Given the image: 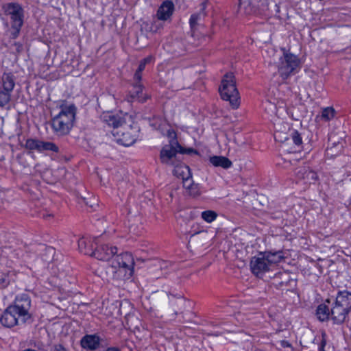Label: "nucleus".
Returning a JSON list of instances; mask_svg holds the SVG:
<instances>
[{
    "label": "nucleus",
    "mask_w": 351,
    "mask_h": 351,
    "mask_svg": "<svg viewBox=\"0 0 351 351\" xmlns=\"http://www.w3.org/2000/svg\"><path fill=\"white\" fill-rule=\"evenodd\" d=\"M150 125L170 138L169 143L165 145L160 153V160L163 165L173 167L176 164H178V162L180 160L178 156V153L189 154L193 152V149H184L182 147L176 139L175 131L165 120L156 118L151 122Z\"/></svg>",
    "instance_id": "f257e3e1"
},
{
    "label": "nucleus",
    "mask_w": 351,
    "mask_h": 351,
    "mask_svg": "<svg viewBox=\"0 0 351 351\" xmlns=\"http://www.w3.org/2000/svg\"><path fill=\"white\" fill-rule=\"evenodd\" d=\"M134 261L129 252L117 255L110 265L97 270L98 275L104 280H125L130 278L134 272Z\"/></svg>",
    "instance_id": "f03ea898"
},
{
    "label": "nucleus",
    "mask_w": 351,
    "mask_h": 351,
    "mask_svg": "<svg viewBox=\"0 0 351 351\" xmlns=\"http://www.w3.org/2000/svg\"><path fill=\"white\" fill-rule=\"evenodd\" d=\"M101 119L113 128L112 134L117 143L124 146H130L135 142L137 130L130 124H127L125 117L114 114L111 112H105L101 115Z\"/></svg>",
    "instance_id": "7ed1b4c3"
},
{
    "label": "nucleus",
    "mask_w": 351,
    "mask_h": 351,
    "mask_svg": "<svg viewBox=\"0 0 351 351\" xmlns=\"http://www.w3.org/2000/svg\"><path fill=\"white\" fill-rule=\"evenodd\" d=\"M76 108L73 104H62L60 112L51 121L54 132L60 136L67 134L73 125Z\"/></svg>",
    "instance_id": "20e7f679"
},
{
    "label": "nucleus",
    "mask_w": 351,
    "mask_h": 351,
    "mask_svg": "<svg viewBox=\"0 0 351 351\" xmlns=\"http://www.w3.org/2000/svg\"><path fill=\"white\" fill-rule=\"evenodd\" d=\"M2 10L4 14L9 19L10 27L8 29V32L11 37L14 39L19 35L24 23V9L17 2H9L3 4Z\"/></svg>",
    "instance_id": "39448f33"
},
{
    "label": "nucleus",
    "mask_w": 351,
    "mask_h": 351,
    "mask_svg": "<svg viewBox=\"0 0 351 351\" xmlns=\"http://www.w3.org/2000/svg\"><path fill=\"white\" fill-rule=\"evenodd\" d=\"M282 258H284V255L281 251L260 253L257 256H254L252 258L250 268L254 274L256 276H261L269 271L273 266L279 263Z\"/></svg>",
    "instance_id": "423d86ee"
},
{
    "label": "nucleus",
    "mask_w": 351,
    "mask_h": 351,
    "mask_svg": "<svg viewBox=\"0 0 351 351\" xmlns=\"http://www.w3.org/2000/svg\"><path fill=\"white\" fill-rule=\"evenodd\" d=\"M350 310L351 293L348 291L339 292L330 308V317L336 324L343 323Z\"/></svg>",
    "instance_id": "0eeeda50"
},
{
    "label": "nucleus",
    "mask_w": 351,
    "mask_h": 351,
    "mask_svg": "<svg viewBox=\"0 0 351 351\" xmlns=\"http://www.w3.org/2000/svg\"><path fill=\"white\" fill-rule=\"evenodd\" d=\"M221 98L228 101L233 109H237L240 106V97L236 87L235 79L233 73L226 74L221 81L219 88Z\"/></svg>",
    "instance_id": "6e6552de"
},
{
    "label": "nucleus",
    "mask_w": 351,
    "mask_h": 351,
    "mask_svg": "<svg viewBox=\"0 0 351 351\" xmlns=\"http://www.w3.org/2000/svg\"><path fill=\"white\" fill-rule=\"evenodd\" d=\"M300 64V60L296 56L291 53H284L278 66V72L280 76L287 79L290 75H294L298 72Z\"/></svg>",
    "instance_id": "1a4fd4ad"
},
{
    "label": "nucleus",
    "mask_w": 351,
    "mask_h": 351,
    "mask_svg": "<svg viewBox=\"0 0 351 351\" xmlns=\"http://www.w3.org/2000/svg\"><path fill=\"white\" fill-rule=\"evenodd\" d=\"M10 306L18 307V309H16V314L14 317L18 318L19 324L25 323L31 318V314L29 313L31 300L29 297L27 295L23 294L18 296L16 298L14 304L10 305Z\"/></svg>",
    "instance_id": "9d476101"
},
{
    "label": "nucleus",
    "mask_w": 351,
    "mask_h": 351,
    "mask_svg": "<svg viewBox=\"0 0 351 351\" xmlns=\"http://www.w3.org/2000/svg\"><path fill=\"white\" fill-rule=\"evenodd\" d=\"M248 2L249 6L256 14L267 15V12L270 10L269 7L270 3H272L271 12H279V7L272 0H248Z\"/></svg>",
    "instance_id": "9b49d317"
},
{
    "label": "nucleus",
    "mask_w": 351,
    "mask_h": 351,
    "mask_svg": "<svg viewBox=\"0 0 351 351\" xmlns=\"http://www.w3.org/2000/svg\"><path fill=\"white\" fill-rule=\"evenodd\" d=\"M25 147L29 150H37L42 152L44 150H51L55 152H58V146L51 142H44L36 139H27L25 142Z\"/></svg>",
    "instance_id": "f8f14e48"
},
{
    "label": "nucleus",
    "mask_w": 351,
    "mask_h": 351,
    "mask_svg": "<svg viewBox=\"0 0 351 351\" xmlns=\"http://www.w3.org/2000/svg\"><path fill=\"white\" fill-rule=\"evenodd\" d=\"M18 307L9 306L0 317L1 324L7 328H12L15 326L20 325L18 318L14 316L16 314Z\"/></svg>",
    "instance_id": "ddd939ff"
},
{
    "label": "nucleus",
    "mask_w": 351,
    "mask_h": 351,
    "mask_svg": "<svg viewBox=\"0 0 351 351\" xmlns=\"http://www.w3.org/2000/svg\"><path fill=\"white\" fill-rule=\"evenodd\" d=\"M117 253L115 246H110L107 244L99 245L94 251L93 256L101 261H108Z\"/></svg>",
    "instance_id": "4468645a"
},
{
    "label": "nucleus",
    "mask_w": 351,
    "mask_h": 351,
    "mask_svg": "<svg viewBox=\"0 0 351 351\" xmlns=\"http://www.w3.org/2000/svg\"><path fill=\"white\" fill-rule=\"evenodd\" d=\"M330 145L326 149V156L330 158H333L336 156L340 154L343 149V141H341L336 142V136L335 134H330L329 136Z\"/></svg>",
    "instance_id": "2eb2a0df"
},
{
    "label": "nucleus",
    "mask_w": 351,
    "mask_h": 351,
    "mask_svg": "<svg viewBox=\"0 0 351 351\" xmlns=\"http://www.w3.org/2000/svg\"><path fill=\"white\" fill-rule=\"evenodd\" d=\"M295 176L300 180H303L305 183H314L317 178L316 172L311 169L308 167L302 166L296 169Z\"/></svg>",
    "instance_id": "dca6fc26"
},
{
    "label": "nucleus",
    "mask_w": 351,
    "mask_h": 351,
    "mask_svg": "<svg viewBox=\"0 0 351 351\" xmlns=\"http://www.w3.org/2000/svg\"><path fill=\"white\" fill-rule=\"evenodd\" d=\"M174 11V4L171 1L167 0L162 2L158 8L156 16L159 20H168Z\"/></svg>",
    "instance_id": "f3484780"
},
{
    "label": "nucleus",
    "mask_w": 351,
    "mask_h": 351,
    "mask_svg": "<svg viewBox=\"0 0 351 351\" xmlns=\"http://www.w3.org/2000/svg\"><path fill=\"white\" fill-rule=\"evenodd\" d=\"M207 240V234L204 232H199L191 236L189 240V246L193 249H197L204 245Z\"/></svg>",
    "instance_id": "a211bd4d"
},
{
    "label": "nucleus",
    "mask_w": 351,
    "mask_h": 351,
    "mask_svg": "<svg viewBox=\"0 0 351 351\" xmlns=\"http://www.w3.org/2000/svg\"><path fill=\"white\" fill-rule=\"evenodd\" d=\"M265 111L270 116L280 117L285 112V108L280 106L277 108L276 105L270 101H266L263 104Z\"/></svg>",
    "instance_id": "6ab92c4d"
},
{
    "label": "nucleus",
    "mask_w": 351,
    "mask_h": 351,
    "mask_svg": "<svg viewBox=\"0 0 351 351\" xmlns=\"http://www.w3.org/2000/svg\"><path fill=\"white\" fill-rule=\"evenodd\" d=\"M178 163L173 166V174L178 178H182V180L191 177V173L189 167L182 162L181 160Z\"/></svg>",
    "instance_id": "aec40b11"
},
{
    "label": "nucleus",
    "mask_w": 351,
    "mask_h": 351,
    "mask_svg": "<svg viewBox=\"0 0 351 351\" xmlns=\"http://www.w3.org/2000/svg\"><path fill=\"white\" fill-rule=\"evenodd\" d=\"M99 339L96 335H86L81 340V345L84 348L95 350L99 346Z\"/></svg>",
    "instance_id": "412c9836"
},
{
    "label": "nucleus",
    "mask_w": 351,
    "mask_h": 351,
    "mask_svg": "<svg viewBox=\"0 0 351 351\" xmlns=\"http://www.w3.org/2000/svg\"><path fill=\"white\" fill-rule=\"evenodd\" d=\"M210 163L215 167H221L223 169H228L232 165V162L225 156H215L210 158Z\"/></svg>",
    "instance_id": "4be33fe9"
},
{
    "label": "nucleus",
    "mask_w": 351,
    "mask_h": 351,
    "mask_svg": "<svg viewBox=\"0 0 351 351\" xmlns=\"http://www.w3.org/2000/svg\"><path fill=\"white\" fill-rule=\"evenodd\" d=\"M134 90L131 94L132 98H136L141 102H145L149 98L148 95L143 93V86L140 83H136L134 86Z\"/></svg>",
    "instance_id": "5701e85b"
},
{
    "label": "nucleus",
    "mask_w": 351,
    "mask_h": 351,
    "mask_svg": "<svg viewBox=\"0 0 351 351\" xmlns=\"http://www.w3.org/2000/svg\"><path fill=\"white\" fill-rule=\"evenodd\" d=\"M78 247L80 251L84 254L93 256L94 251L90 241L85 239H80L78 241Z\"/></svg>",
    "instance_id": "b1692460"
},
{
    "label": "nucleus",
    "mask_w": 351,
    "mask_h": 351,
    "mask_svg": "<svg viewBox=\"0 0 351 351\" xmlns=\"http://www.w3.org/2000/svg\"><path fill=\"white\" fill-rule=\"evenodd\" d=\"M183 186L187 189L191 195L195 196L199 194L197 185L193 183L191 176L184 178Z\"/></svg>",
    "instance_id": "393cba45"
},
{
    "label": "nucleus",
    "mask_w": 351,
    "mask_h": 351,
    "mask_svg": "<svg viewBox=\"0 0 351 351\" xmlns=\"http://www.w3.org/2000/svg\"><path fill=\"white\" fill-rule=\"evenodd\" d=\"M2 82L3 90L11 93L15 84L13 75L10 73L4 74L2 77Z\"/></svg>",
    "instance_id": "a878e982"
},
{
    "label": "nucleus",
    "mask_w": 351,
    "mask_h": 351,
    "mask_svg": "<svg viewBox=\"0 0 351 351\" xmlns=\"http://www.w3.org/2000/svg\"><path fill=\"white\" fill-rule=\"evenodd\" d=\"M317 315L319 320L325 321L330 317V311L326 304H320L317 308Z\"/></svg>",
    "instance_id": "bb28decb"
},
{
    "label": "nucleus",
    "mask_w": 351,
    "mask_h": 351,
    "mask_svg": "<svg viewBox=\"0 0 351 351\" xmlns=\"http://www.w3.org/2000/svg\"><path fill=\"white\" fill-rule=\"evenodd\" d=\"M217 215L215 211L211 210L203 211L201 214L202 219L207 223H211L215 221Z\"/></svg>",
    "instance_id": "cd10ccee"
},
{
    "label": "nucleus",
    "mask_w": 351,
    "mask_h": 351,
    "mask_svg": "<svg viewBox=\"0 0 351 351\" xmlns=\"http://www.w3.org/2000/svg\"><path fill=\"white\" fill-rule=\"evenodd\" d=\"M335 116V110L333 108L328 107L324 108L322 112V119L325 121L332 119Z\"/></svg>",
    "instance_id": "c85d7f7f"
},
{
    "label": "nucleus",
    "mask_w": 351,
    "mask_h": 351,
    "mask_svg": "<svg viewBox=\"0 0 351 351\" xmlns=\"http://www.w3.org/2000/svg\"><path fill=\"white\" fill-rule=\"evenodd\" d=\"M10 99V93L6 90L0 91V106H5Z\"/></svg>",
    "instance_id": "c756f323"
},
{
    "label": "nucleus",
    "mask_w": 351,
    "mask_h": 351,
    "mask_svg": "<svg viewBox=\"0 0 351 351\" xmlns=\"http://www.w3.org/2000/svg\"><path fill=\"white\" fill-rule=\"evenodd\" d=\"M291 138L295 145H300L302 144V138L297 131H293L291 133Z\"/></svg>",
    "instance_id": "7c9ffc66"
},
{
    "label": "nucleus",
    "mask_w": 351,
    "mask_h": 351,
    "mask_svg": "<svg viewBox=\"0 0 351 351\" xmlns=\"http://www.w3.org/2000/svg\"><path fill=\"white\" fill-rule=\"evenodd\" d=\"M45 251L46 252V254L48 256L47 258H45L46 261H49L51 259L55 253V249L52 247H45Z\"/></svg>",
    "instance_id": "2f4dec72"
},
{
    "label": "nucleus",
    "mask_w": 351,
    "mask_h": 351,
    "mask_svg": "<svg viewBox=\"0 0 351 351\" xmlns=\"http://www.w3.org/2000/svg\"><path fill=\"white\" fill-rule=\"evenodd\" d=\"M199 19V15L198 14H193L191 15L190 18V25L191 27H193L197 23V21Z\"/></svg>",
    "instance_id": "473e14b6"
},
{
    "label": "nucleus",
    "mask_w": 351,
    "mask_h": 351,
    "mask_svg": "<svg viewBox=\"0 0 351 351\" xmlns=\"http://www.w3.org/2000/svg\"><path fill=\"white\" fill-rule=\"evenodd\" d=\"M9 284V280L8 277L4 275L3 277L0 278V287H5Z\"/></svg>",
    "instance_id": "72a5a7b5"
},
{
    "label": "nucleus",
    "mask_w": 351,
    "mask_h": 351,
    "mask_svg": "<svg viewBox=\"0 0 351 351\" xmlns=\"http://www.w3.org/2000/svg\"><path fill=\"white\" fill-rule=\"evenodd\" d=\"M141 73H142V72H138V70H136V71L134 73V78L135 80L137 81V83H139L140 80H141V77H142Z\"/></svg>",
    "instance_id": "f704fd0d"
},
{
    "label": "nucleus",
    "mask_w": 351,
    "mask_h": 351,
    "mask_svg": "<svg viewBox=\"0 0 351 351\" xmlns=\"http://www.w3.org/2000/svg\"><path fill=\"white\" fill-rule=\"evenodd\" d=\"M326 339H324V336L323 335L322 336V341H321V344H320V346H319V351H324V346H326Z\"/></svg>",
    "instance_id": "c9c22d12"
},
{
    "label": "nucleus",
    "mask_w": 351,
    "mask_h": 351,
    "mask_svg": "<svg viewBox=\"0 0 351 351\" xmlns=\"http://www.w3.org/2000/svg\"><path fill=\"white\" fill-rule=\"evenodd\" d=\"M145 64L143 63L142 61L140 62V64L138 65V72H143V71L145 69Z\"/></svg>",
    "instance_id": "e433bc0d"
},
{
    "label": "nucleus",
    "mask_w": 351,
    "mask_h": 351,
    "mask_svg": "<svg viewBox=\"0 0 351 351\" xmlns=\"http://www.w3.org/2000/svg\"><path fill=\"white\" fill-rule=\"evenodd\" d=\"M152 58L151 56L147 57L144 59H143L141 61L145 63V64L149 63L152 61Z\"/></svg>",
    "instance_id": "4c0bfd02"
},
{
    "label": "nucleus",
    "mask_w": 351,
    "mask_h": 351,
    "mask_svg": "<svg viewBox=\"0 0 351 351\" xmlns=\"http://www.w3.org/2000/svg\"><path fill=\"white\" fill-rule=\"evenodd\" d=\"M287 276L286 274H278V275H276L275 276L274 280L277 282L278 278H283L284 276Z\"/></svg>",
    "instance_id": "58836bf2"
},
{
    "label": "nucleus",
    "mask_w": 351,
    "mask_h": 351,
    "mask_svg": "<svg viewBox=\"0 0 351 351\" xmlns=\"http://www.w3.org/2000/svg\"><path fill=\"white\" fill-rule=\"evenodd\" d=\"M106 351H120L118 348L114 347L108 348Z\"/></svg>",
    "instance_id": "ea45409f"
},
{
    "label": "nucleus",
    "mask_w": 351,
    "mask_h": 351,
    "mask_svg": "<svg viewBox=\"0 0 351 351\" xmlns=\"http://www.w3.org/2000/svg\"><path fill=\"white\" fill-rule=\"evenodd\" d=\"M282 345L284 347H289L290 346V344L287 341H282Z\"/></svg>",
    "instance_id": "a19ab883"
},
{
    "label": "nucleus",
    "mask_w": 351,
    "mask_h": 351,
    "mask_svg": "<svg viewBox=\"0 0 351 351\" xmlns=\"http://www.w3.org/2000/svg\"><path fill=\"white\" fill-rule=\"evenodd\" d=\"M16 45L17 46V50L18 51H20L22 48V46L21 45H19V44H16Z\"/></svg>",
    "instance_id": "79ce46f5"
},
{
    "label": "nucleus",
    "mask_w": 351,
    "mask_h": 351,
    "mask_svg": "<svg viewBox=\"0 0 351 351\" xmlns=\"http://www.w3.org/2000/svg\"><path fill=\"white\" fill-rule=\"evenodd\" d=\"M280 133L279 132H276V134H275V138H280L279 135H280Z\"/></svg>",
    "instance_id": "37998d69"
}]
</instances>
